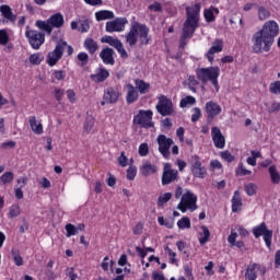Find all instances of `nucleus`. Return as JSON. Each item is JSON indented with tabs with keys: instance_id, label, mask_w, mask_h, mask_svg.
Returning <instances> with one entry per match:
<instances>
[{
	"instance_id": "052dcab7",
	"label": "nucleus",
	"mask_w": 280,
	"mask_h": 280,
	"mask_svg": "<svg viewBox=\"0 0 280 280\" xmlns=\"http://www.w3.org/2000/svg\"><path fill=\"white\" fill-rule=\"evenodd\" d=\"M192 170H198L199 167H202V163L200 162V158L192 156L191 159Z\"/></svg>"
},
{
	"instance_id": "dca6fc26",
	"label": "nucleus",
	"mask_w": 280,
	"mask_h": 280,
	"mask_svg": "<svg viewBox=\"0 0 280 280\" xmlns=\"http://www.w3.org/2000/svg\"><path fill=\"white\" fill-rule=\"evenodd\" d=\"M260 32L262 34L269 36V38L275 40V37L278 36V34H279V24H277V22H275V21H267L264 24Z\"/></svg>"
},
{
	"instance_id": "1a4fd4ad",
	"label": "nucleus",
	"mask_w": 280,
	"mask_h": 280,
	"mask_svg": "<svg viewBox=\"0 0 280 280\" xmlns=\"http://www.w3.org/2000/svg\"><path fill=\"white\" fill-rule=\"evenodd\" d=\"M65 49H67V42L59 40L57 42L56 48L48 52L47 62L49 67H55V65L62 58V54H65Z\"/></svg>"
},
{
	"instance_id": "9b49d317",
	"label": "nucleus",
	"mask_w": 280,
	"mask_h": 280,
	"mask_svg": "<svg viewBox=\"0 0 280 280\" xmlns=\"http://www.w3.org/2000/svg\"><path fill=\"white\" fill-rule=\"evenodd\" d=\"M158 113L162 115V117H167L174 113V104L172 100L167 98L166 96H161L159 102L155 106Z\"/></svg>"
},
{
	"instance_id": "393cba45",
	"label": "nucleus",
	"mask_w": 280,
	"mask_h": 280,
	"mask_svg": "<svg viewBox=\"0 0 280 280\" xmlns=\"http://www.w3.org/2000/svg\"><path fill=\"white\" fill-rule=\"evenodd\" d=\"M28 124L35 135H43V124L35 116L28 118Z\"/></svg>"
},
{
	"instance_id": "ddd939ff",
	"label": "nucleus",
	"mask_w": 280,
	"mask_h": 280,
	"mask_svg": "<svg viewBox=\"0 0 280 280\" xmlns=\"http://www.w3.org/2000/svg\"><path fill=\"white\" fill-rule=\"evenodd\" d=\"M128 25V19L126 18H116L113 21L106 23V32L113 34V32H124Z\"/></svg>"
},
{
	"instance_id": "f03ea898",
	"label": "nucleus",
	"mask_w": 280,
	"mask_h": 280,
	"mask_svg": "<svg viewBox=\"0 0 280 280\" xmlns=\"http://www.w3.org/2000/svg\"><path fill=\"white\" fill-rule=\"evenodd\" d=\"M129 47H135L137 42L140 40V45L150 44V28L147 25L133 22L131 24L129 33L125 36Z\"/></svg>"
},
{
	"instance_id": "0eeeda50",
	"label": "nucleus",
	"mask_w": 280,
	"mask_h": 280,
	"mask_svg": "<svg viewBox=\"0 0 280 280\" xmlns=\"http://www.w3.org/2000/svg\"><path fill=\"white\" fill-rule=\"evenodd\" d=\"M153 115L154 113H152L151 109H140L138 114L133 117V124L136 126H140L141 128H154V122H152Z\"/></svg>"
},
{
	"instance_id": "4468645a",
	"label": "nucleus",
	"mask_w": 280,
	"mask_h": 280,
	"mask_svg": "<svg viewBox=\"0 0 280 280\" xmlns=\"http://www.w3.org/2000/svg\"><path fill=\"white\" fill-rule=\"evenodd\" d=\"M176 178H178V171L172 168V164L166 163L162 174V185H170V183H174Z\"/></svg>"
},
{
	"instance_id": "c756f323",
	"label": "nucleus",
	"mask_w": 280,
	"mask_h": 280,
	"mask_svg": "<svg viewBox=\"0 0 280 280\" xmlns=\"http://www.w3.org/2000/svg\"><path fill=\"white\" fill-rule=\"evenodd\" d=\"M246 280H255L257 279V264L248 265L245 272Z\"/></svg>"
},
{
	"instance_id": "a19ab883",
	"label": "nucleus",
	"mask_w": 280,
	"mask_h": 280,
	"mask_svg": "<svg viewBox=\"0 0 280 280\" xmlns=\"http://www.w3.org/2000/svg\"><path fill=\"white\" fill-rule=\"evenodd\" d=\"M45 57L40 55V52L33 54L30 56V62L31 65H40L43 62Z\"/></svg>"
},
{
	"instance_id": "6e6d98bb",
	"label": "nucleus",
	"mask_w": 280,
	"mask_h": 280,
	"mask_svg": "<svg viewBox=\"0 0 280 280\" xmlns=\"http://www.w3.org/2000/svg\"><path fill=\"white\" fill-rule=\"evenodd\" d=\"M78 60L81 62V67H84V65L89 63V55L86 52H80Z\"/></svg>"
},
{
	"instance_id": "0e129e2a",
	"label": "nucleus",
	"mask_w": 280,
	"mask_h": 280,
	"mask_svg": "<svg viewBox=\"0 0 280 280\" xmlns=\"http://www.w3.org/2000/svg\"><path fill=\"white\" fill-rule=\"evenodd\" d=\"M63 95H65V90H61V89L55 90V97H56L57 102H61Z\"/></svg>"
},
{
	"instance_id": "58836bf2",
	"label": "nucleus",
	"mask_w": 280,
	"mask_h": 280,
	"mask_svg": "<svg viewBox=\"0 0 280 280\" xmlns=\"http://www.w3.org/2000/svg\"><path fill=\"white\" fill-rule=\"evenodd\" d=\"M199 82L196 80L195 75H188V89L192 91V93H196V86H198Z\"/></svg>"
},
{
	"instance_id": "7c9ffc66",
	"label": "nucleus",
	"mask_w": 280,
	"mask_h": 280,
	"mask_svg": "<svg viewBox=\"0 0 280 280\" xmlns=\"http://www.w3.org/2000/svg\"><path fill=\"white\" fill-rule=\"evenodd\" d=\"M84 47L90 54H95V51H97V49L100 48L97 42L93 40V38L85 39Z\"/></svg>"
},
{
	"instance_id": "473e14b6",
	"label": "nucleus",
	"mask_w": 280,
	"mask_h": 280,
	"mask_svg": "<svg viewBox=\"0 0 280 280\" xmlns=\"http://www.w3.org/2000/svg\"><path fill=\"white\" fill-rule=\"evenodd\" d=\"M269 174H270L271 183H273V185H279L280 184V174H279V171H277V166L271 165L269 167Z\"/></svg>"
},
{
	"instance_id": "864d4df0",
	"label": "nucleus",
	"mask_w": 280,
	"mask_h": 280,
	"mask_svg": "<svg viewBox=\"0 0 280 280\" xmlns=\"http://www.w3.org/2000/svg\"><path fill=\"white\" fill-rule=\"evenodd\" d=\"M137 176V167L130 166L127 170V179L128 180H135V177Z\"/></svg>"
},
{
	"instance_id": "338daca9",
	"label": "nucleus",
	"mask_w": 280,
	"mask_h": 280,
	"mask_svg": "<svg viewBox=\"0 0 280 280\" xmlns=\"http://www.w3.org/2000/svg\"><path fill=\"white\" fill-rule=\"evenodd\" d=\"M279 110H280V103H272L268 109L269 113H279Z\"/></svg>"
},
{
	"instance_id": "7ed1b4c3",
	"label": "nucleus",
	"mask_w": 280,
	"mask_h": 280,
	"mask_svg": "<svg viewBox=\"0 0 280 280\" xmlns=\"http://www.w3.org/2000/svg\"><path fill=\"white\" fill-rule=\"evenodd\" d=\"M197 80L202 84L211 82L214 85L215 91H220V85L218 84V78H220V67H209L196 69Z\"/></svg>"
},
{
	"instance_id": "2eb2a0df",
	"label": "nucleus",
	"mask_w": 280,
	"mask_h": 280,
	"mask_svg": "<svg viewBox=\"0 0 280 280\" xmlns=\"http://www.w3.org/2000/svg\"><path fill=\"white\" fill-rule=\"evenodd\" d=\"M103 43H107L115 49H117L118 54H120L121 58H128V52L124 48V44H121V40L114 38L113 36H105L101 39Z\"/></svg>"
},
{
	"instance_id": "f8f14e48",
	"label": "nucleus",
	"mask_w": 280,
	"mask_h": 280,
	"mask_svg": "<svg viewBox=\"0 0 280 280\" xmlns=\"http://www.w3.org/2000/svg\"><path fill=\"white\" fill-rule=\"evenodd\" d=\"M159 145V152L164 159H170V149L174 145L172 138H166L165 135H160L156 139Z\"/></svg>"
},
{
	"instance_id": "bb28decb",
	"label": "nucleus",
	"mask_w": 280,
	"mask_h": 280,
	"mask_svg": "<svg viewBox=\"0 0 280 280\" xmlns=\"http://www.w3.org/2000/svg\"><path fill=\"white\" fill-rule=\"evenodd\" d=\"M96 21H108L110 19H115V13L108 10H102L95 13Z\"/></svg>"
},
{
	"instance_id": "8fccbe9b",
	"label": "nucleus",
	"mask_w": 280,
	"mask_h": 280,
	"mask_svg": "<svg viewBox=\"0 0 280 280\" xmlns=\"http://www.w3.org/2000/svg\"><path fill=\"white\" fill-rule=\"evenodd\" d=\"M9 215L11 218H19V215H21V207L16 206V205L12 206L10 208Z\"/></svg>"
},
{
	"instance_id": "5fc2aeb1",
	"label": "nucleus",
	"mask_w": 280,
	"mask_h": 280,
	"mask_svg": "<svg viewBox=\"0 0 280 280\" xmlns=\"http://www.w3.org/2000/svg\"><path fill=\"white\" fill-rule=\"evenodd\" d=\"M192 110H194V114L191 116V121L196 124V121H198L200 117H202V112H200V108L198 107L192 108Z\"/></svg>"
},
{
	"instance_id": "680f3d73",
	"label": "nucleus",
	"mask_w": 280,
	"mask_h": 280,
	"mask_svg": "<svg viewBox=\"0 0 280 280\" xmlns=\"http://www.w3.org/2000/svg\"><path fill=\"white\" fill-rule=\"evenodd\" d=\"M236 240H237V232L232 231L228 237V242L231 244V246H235Z\"/></svg>"
},
{
	"instance_id": "603ef678",
	"label": "nucleus",
	"mask_w": 280,
	"mask_h": 280,
	"mask_svg": "<svg viewBox=\"0 0 280 280\" xmlns=\"http://www.w3.org/2000/svg\"><path fill=\"white\" fill-rule=\"evenodd\" d=\"M269 91H270V93H273L275 95H280V81L271 83Z\"/></svg>"
},
{
	"instance_id": "4be33fe9",
	"label": "nucleus",
	"mask_w": 280,
	"mask_h": 280,
	"mask_svg": "<svg viewBox=\"0 0 280 280\" xmlns=\"http://www.w3.org/2000/svg\"><path fill=\"white\" fill-rule=\"evenodd\" d=\"M109 75L110 73L108 72V70L104 68H98L96 69L94 74L90 75V79L92 82H104V80H106Z\"/></svg>"
},
{
	"instance_id": "4c0bfd02",
	"label": "nucleus",
	"mask_w": 280,
	"mask_h": 280,
	"mask_svg": "<svg viewBox=\"0 0 280 280\" xmlns=\"http://www.w3.org/2000/svg\"><path fill=\"white\" fill-rule=\"evenodd\" d=\"M178 229H191V221L189 218L184 217L177 222Z\"/></svg>"
},
{
	"instance_id": "9d476101",
	"label": "nucleus",
	"mask_w": 280,
	"mask_h": 280,
	"mask_svg": "<svg viewBox=\"0 0 280 280\" xmlns=\"http://www.w3.org/2000/svg\"><path fill=\"white\" fill-rule=\"evenodd\" d=\"M253 235L258 240V237L264 236L266 246L270 248L272 244V231L268 230V226H266V223H260L259 225H256L253 228Z\"/></svg>"
},
{
	"instance_id": "69168bd1",
	"label": "nucleus",
	"mask_w": 280,
	"mask_h": 280,
	"mask_svg": "<svg viewBox=\"0 0 280 280\" xmlns=\"http://www.w3.org/2000/svg\"><path fill=\"white\" fill-rule=\"evenodd\" d=\"M165 250L167 252L168 256L171 257V264H176V253L172 252L170 247H165Z\"/></svg>"
},
{
	"instance_id": "79ce46f5",
	"label": "nucleus",
	"mask_w": 280,
	"mask_h": 280,
	"mask_svg": "<svg viewBox=\"0 0 280 280\" xmlns=\"http://www.w3.org/2000/svg\"><path fill=\"white\" fill-rule=\"evenodd\" d=\"M94 124H95V118H93V116H88L84 122L85 132H91Z\"/></svg>"
},
{
	"instance_id": "423d86ee",
	"label": "nucleus",
	"mask_w": 280,
	"mask_h": 280,
	"mask_svg": "<svg viewBox=\"0 0 280 280\" xmlns=\"http://www.w3.org/2000/svg\"><path fill=\"white\" fill-rule=\"evenodd\" d=\"M196 202H198V197H196V195H194L191 191L187 190V192H185L182 196V199L179 205L177 206V209H179L182 213H185L187 210L196 211V209H198V206L196 205Z\"/></svg>"
},
{
	"instance_id": "cd10ccee",
	"label": "nucleus",
	"mask_w": 280,
	"mask_h": 280,
	"mask_svg": "<svg viewBox=\"0 0 280 280\" xmlns=\"http://www.w3.org/2000/svg\"><path fill=\"white\" fill-rule=\"evenodd\" d=\"M200 229L201 232L199 233V244H201V246H205V244H207V242H209V238L211 237V232L209 231V228L205 225H202Z\"/></svg>"
},
{
	"instance_id": "49530a36",
	"label": "nucleus",
	"mask_w": 280,
	"mask_h": 280,
	"mask_svg": "<svg viewBox=\"0 0 280 280\" xmlns=\"http://www.w3.org/2000/svg\"><path fill=\"white\" fill-rule=\"evenodd\" d=\"M221 159H223V161H226L228 163H233V161H235V156H233V154H231V152L229 151H222L220 153Z\"/></svg>"
},
{
	"instance_id": "6e6552de",
	"label": "nucleus",
	"mask_w": 280,
	"mask_h": 280,
	"mask_svg": "<svg viewBox=\"0 0 280 280\" xmlns=\"http://www.w3.org/2000/svg\"><path fill=\"white\" fill-rule=\"evenodd\" d=\"M25 36L28 39V43L33 49H40V46L45 43V33L40 31L30 30V26H26Z\"/></svg>"
},
{
	"instance_id": "20e7f679",
	"label": "nucleus",
	"mask_w": 280,
	"mask_h": 280,
	"mask_svg": "<svg viewBox=\"0 0 280 280\" xmlns=\"http://www.w3.org/2000/svg\"><path fill=\"white\" fill-rule=\"evenodd\" d=\"M36 27L38 30H43L44 32H47L48 35L54 32V27L60 28L65 25V16L61 15V13H56L51 15L47 21L37 20L35 23Z\"/></svg>"
},
{
	"instance_id": "39448f33",
	"label": "nucleus",
	"mask_w": 280,
	"mask_h": 280,
	"mask_svg": "<svg viewBox=\"0 0 280 280\" xmlns=\"http://www.w3.org/2000/svg\"><path fill=\"white\" fill-rule=\"evenodd\" d=\"M275 39L272 37L266 35L261 31H258L254 34V46L253 49L255 54H261V51H270Z\"/></svg>"
},
{
	"instance_id": "b1692460",
	"label": "nucleus",
	"mask_w": 280,
	"mask_h": 280,
	"mask_svg": "<svg viewBox=\"0 0 280 280\" xmlns=\"http://www.w3.org/2000/svg\"><path fill=\"white\" fill-rule=\"evenodd\" d=\"M127 104H135L139 100V92L132 86V84H127Z\"/></svg>"
},
{
	"instance_id": "72a5a7b5",
	"label": "nucleus",
	"mask_w": 280,
	"mask_h": 280,
	"mask_svg": "<svg viewBox=\"0 0 280 280\" xmlns=\"http://www.w3.org/2000/svg\"><path fill=\"white\" fill-rule=\"evenodd\" d=\"M258 20L259 21H268V19H270V10L266 9V7L260 5L258 7Z\"/></svg>"
},
{
	"instance_id": "4d7b16f0",
	"label": "nucleus",
	"mask_w": 280,
	"mask_h": 280,
	"mask_svg": "<svg viewBox=\"0 0 280 280\" xmlns=\"http://www.w3.org/2000/svg\"><path fill=\"white\" fill-rule=\"evenodd\" d=\"M203 16L208 23H211V21L215 20V16L213 15V11H211V9L205 10Z\"/></svg>"
},
{
	"instance_id": "bf43d9fd",
	"label": "nucleus",
	"mask_w": 280,
	"mask_h": 280,
	"mask_svg": "<svg viewBox=\"0 0 280 280\" xmlns=\"http://www.w3.org/2000/svg\"><path fill=\"white\" fill-rule=\"evenodd\" d=\"M89 21L84 20L79 22V32H89Z\"/></svg>"
},
{
	"instance_id": "f257e3e1",
	"label": "nucleus",
	"mask_w": 280,
	"mask_h": 280,
	"mask_svg": "<svg viewBox=\"0 0 280 280\" xmlns=\"http://www.w3.org/2000/svg\"><path fill=\"white\" fill-rule=\"evenodd\" d=\"M200 3L186 7V20L183 25V34L179 40V47L183 49L187 46V38H191L198 30L200 22Z\"/></svg>"
},
{
	"instance_id": "a18cd8bd",
	"label": "nucleus",
	"mask_w": 280,
	"mask_h": 280,
	"mask_svg": "<svg viewBox=\"0 0 280 280\" xmlns=\"http://www.w3.org/2000/svg\"><path fill=\"white\" fill-rule=\"evenodd\" d=\"M10 43V36L8 35V31L0 30V45H7Z\"/></svg>"
},
{
	"instance_id": "c85d7f7f",
	"label": "nucleus",
	"mask_w": 280,
	"mask_h": 280,
	"mask_svg": "<svg viewBox=\"0 0 280 280\" xmlns=\"http://www.w3.org/2000/svg\"><path fill=\"white\" fill-rule=\"evenodd\" d=\"M242 208V197L240 196V190L234 192L232 198V211L233 213H237V210Z\"/></svg>"
},
{
	"instance_id": "e2e57ef3",
	"label": "nucleus",
	"mask_w": 280,
	"mask_h": 280,
	"mask_svg": "<svg viewBox=\"0 0 280 280\" xmlns=\"http://www.w3.org/2000/svg\"><path fill=\"white\" fill-rule=\"evenodd\" d=\"M52 78H55V80H65L66 74L65 71L62 70H57L54 72Z\"/></svg>"
},
{
	"instance_id": "f704fd0d",
	"label": "nucleus",
	"mask_w": 280,
	"mask_h": 280,
	"mask_svg": "<svg viewBox=\"0 0 280 280\" xmlns=\"http://www.w3.org/2000/svg\"><path fill=\"white\" fill-rule=\"evenodd\" d=\"M196 104V97L188 95L180 100V108H187V106H194Z\"/></svg>"
},
{
	"instance_id": "a211bd4d",
	"label": "nucleus",
	"mask_w": 280,
	"mask_h": 280,
	"mask_svg": "<svg viewBox=\"0 0 280 280\" xmlns=\"http://www.w3.org/2000/svg\"><path fill=\"white\" fill-rule=\"evenodd\" d=\"M206 113L208 115V119H213L222 113V107L218 103L210 101L206 103Z\"/></svg>"
},
{
	"instance_id": "aec40b11",
	"label": "nucleus",
	"mask_w": 280,
	"mask_h": 280,
	"mask_svg": "<svg viewBox=\"0 0 280 280\" xmlns=\"http://www.w3.org/2000/svg\"><path fill=\"white\" fill-rule=\"evenodd\" d=\"M103 100L107 104H115L119 100V91L115 88H108L104 93Z\"/></svg>"
},
{
	"instance_id": "f3484780",
	"label": "nucleus",
	"mask_w": 280,
	"mask_h": 280,
	"mask_svg": "<svg viewBox=\"0 0 280 280\" xmlns=\"http://www.w3.org/2000/svg\"><path fill=\"white\" fill-rule=\"evenodd\" d=\"M212 141L215 145V148H219V150L224 149V145H226V139L222 135V131L218 127H212Z\"/></svg>"
},
{
	"instance_id": "3c124183",
	"label": "nucleus",
	"mask_w": 280,
	"mask_h": 280,
	"mask_svg": "<svg viewBox=\"0 0 280 280\" xmlns=\"http://www.w3.org/2000/svg\"><path fill=\"white\" fill-rule=\"evenodd\" d=\"M140 156H148L149 152H150V147L148 145V143H141L138 150Z\"/></svg>"
},
{
	"instance_id": "37998d69",
	"label": "nucleus",
	"mask_w": 280,
	"mask_h": 280,
	"mask_svg": "<svg viewBox=\"0 0 280 280\" xmlns=\"http://www.w3.org/2000/svg\"><path fill=\"white\" fill-rule=\"evenodd\" d=\"M136 253L140 255L141 259H145V256L148 255V253H154V248L147 247L145 249H143L141 247H136Z\"/></svg>"
},
{
	"instance_id": "412c9836",
	"label": "nucleus",
	"mask_w": 280,
	"mask_h": 280,
	"mask_svg": "<svg viewBox=\"0 0 280 280\" xmlns=\"http://www.w3.org/2000/svg\"><path fill=\"white\" fill-rule=\"evenodd\" d=\"M115 50L113 48H103L100 57L103 60L104 65H115Z\"/></svg>"
},
{
	"instance_id": "a878e982",
	"label": "nucleus",
	"mask_w": 280,
	"mask_h": 280,
	"mask_svg": "<svg viewBox=\"0 0 280 280\" xmlns=\"http://www.w3.org/2000/svg\"><path fill=\"white\" fill-rule=\"evenodd\" d=\"M140 174H142V176H150L151 174H156V165H153L150 162H144L140 167Z\"/></svg>"
},
{
	"instance_id": "774afa93",
	"label": "nucleus",
	"mask_w": 280,
	"mask_h": 280,
	"mask_svg": "<svg viewBox=\"0 0 280 280\" xmlns=\"http://www.w3.org/2000/svg\"><path fill=\"white\" fill-rule=\"evenodd\" d=\"M152 279L153 280H165V276H163V273H160L158 271H153Z\"/></svg>"
},
{
	"instance_id": "2f4dec72",
	"label": "nucleus",
	"mask_w": 280,
	"mask_h": 280,
	"mask_svg": "<svg viewBox=\"0 0 280 280\" xmlns=\"http://www.w3.org/2000/svg\"><path fill=\"white\" fill-rule=\"evenodd\" d=\"M136 88L138 89L139 93H141V95H145V93H148V91H150V84L145 83L143 80H139L137 79L135 81Z\"/></svg>"
},
{
	"instance_id": "e433bc0d",
	"label": "nucleus",
	"mask_w": 280,
	"mask_h": 280,
	"mask_svg": "<svg viewBox=\"0 0 280 280\" xmlns=\"http://www.w3.org/2000/svg\"><path fill=\"white\" fill-rule=\"evenodd\" d=\"M170 200H172V192L161 195L158 199V207H163V205H166Z\"/></svg>"
},
{
	"instance_id": "09e8293b",
	"label": "nucleus",
	"mask_w": 280,
	"mask_h": 280,
	"mask_svg": "<svg viewBox=\"0 0 280 280\" xmlns=\"http://www.w3.org/2000/svg\"><path fill=\"white\" fill-rule=\"evenodd\" d=\"M192 173L197 178H205V176H207V168L200 166L199 168L192 170Z\"/></svg>"
},
{
	"instance_id": "5701e85b",
	"label": "nucleus",
	"mask_w": 280,
	"mask_h": 280,
	"mask_svg": "<svg viewBox=\"0 0 280 280\" xmlns=\"http://www.w3.org/2000/svg\"><path fill=\"white\" fill-rule=\"evenodd\" d=\"M0 12L4 19L14 23L16 21V15L12 12V8L8 4H2L0 7Z\"/></svg>"
},
{
	"instance_id": "13d9d810",
	"label": "nucleus",
	"mask_w": 280,
	"mask_h": 280,
	"mask_svg": "<svg viewBox=\"0 0 280 280\" xmlns=\"http://www.w3.org/2000/svg\"><path fill=\"white\" fill-rule=\"evenodd\" d=\"M16 183H18V185L15 186V188L23 189V187H25V185H27V176L20 177L16 180Z\"/></svg>"
},
{
	"instance_id": "c03bdc74",
	"label": "nucleus",
	"mask_w": 280,
	"mask_h": 280,
	"mask_svg": "<svg viewBox=\"0 0 280 280\" xmlns=\"http://www.w3.org/2000/svg\"><path fill=\"white\" fill-rule=\"evenodd\" d=\"M244 189H245L247 196H255V194H257V185H255L253 183L245 185Z\"/></svg>"
},
{
	"instance_id": "6ab92c4d",
	"label": "nucleus",
	"mask_w": 280,
	"mask_h": 280,
	"mask_svg": "<svg viewBox=\"0 0 280 280\" xmlns=\"http://www.w3.org/2000/svg\"><path fill=\"white\" fill-rule=\"evenodd\" d=\"M222 49H224V42H222V39H214V42L212 43V47L208 50L206 55L209 62H213V55L220 54Z\"/></svg>"
},
{
	"instance_id": "de8ad7c7",
	"label": "nucleus",
	"mask_w": 280,
	"mask_h": 280,
	"mask_svg": "<svg viewBox=\"0 0 280 280\" xmlns=\"http://www.w3.org/2000/svg\"><path fill=\"white\" fill-rule=\"evenodd\" d=\"M12 257L15 266H23V257H21L19 252L12 250Z\"/></svg>"
},
{
	"instance_id": "ea45409f",
	"label": "nucleus",
	"mask_w": 280,
	"mask_h": 280,
	"mask_svg": "<svg viewBox=\"0 0 280 280\" xmlns=\"http://www.w3.org/2000/svg\"><path fill=\"white\" fill-rule=\"evenodd\" d=\"M73 235H78V229L75 228V225L68 223L66 225V237H71Z\"/></svg>"
},
{
	"instance_id": "c9c22d12",
	"label": "nucleus",
	"mask_w": 280,
	"mask_h": 280,
	"mask_svg": "<svg viewBox=\"0 0 280 280\" xmlns=\"http://www.w3.org/2000/svg\"><path fill=\"white\" fill-rule=\"evenodd\" d=\"M14 180V173L12 172H5L1 177H0V185H8Z\"/></svg>"
}]
</instances>
